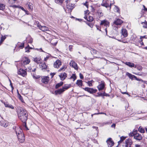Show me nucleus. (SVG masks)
Wrapping results in <instances>:
<instances>
[{"mask_svg": "<svg viewBox=\"0 0 147 147\" xmlns=\"http://www.w3.org/2000/svg\"><path fill=\"white\" fill-rule=\"evenodd\" d=\"M19 119L25 123L27 119L28 113L25 109L20 108L17 111Z\"/></svg>", "mask_w": 147, "mask_h": 147, "instance_id": "obj_1", "label": "nucleus"}, {"mask_svg": "<svg viewBox=\"0 0 147 147\" xmlns=\"http://www.w3.org/2000/svg\"><path fill=\"white\" fill-rule=\"evenodd\" d=\"M129 135L130 136H134V138L137 140L140 141L142 138L141 135L138 133L137 130H134L132 132L129 134Z\"/></svg>", "mask_w": 147, "mask_h": 147, "instance_id": "obj_2", "label": "nucleus"}, {"mask_svg": "<svg viewBox=\"0 0 147 147\" xmlns=\"http://www.w3.org/2000/svg\"><path fill=\"white\" fill-rule=\"evenodd\" d=\"M100 26L103 25L106 27L105 29V31L106 32V34L107 35V28L109 27L110 25V23L107 20H103L100 21Z\"/></svg>", "mask_w": 147, "mask_h": 147, "instance_id": "obj_3", "label": "nucleus"}, {"mask_svg": "<svg viewBox=\"0 0 147 147\" xmlns=\"http://www.w3.org/2000/svg\"><path fill=\"white\" fill-rule=\"evenodd\" d=\"M67 8L68 9L69 12H71L72 10L75 7V5L70 2V1L67 0L66 1Z\"/></svg>", "mask_w": 147, "mask_h": 147, "instance_id": "obj_4", "label": "nucleus"}, {"mask_svg": "<svg viewBox=\"0 0 147 147\" xmlns=\"http://www.w3.org/2000/svg\"><path fill=\"white\" fill-rule=\"evenodd\" d=\"M39 65L40 68L41 69L42 71H48V67L46 65L45 63H40Z\"/></svg>", "mask_w": 147, "mask_h": 147, "instance_id": "obj_5", "label": "nucleus"}, {"mask_svg": "<svg viewBox=\"0 0 147 147\" xmlns=\"http://www.w3.org/2000/svg\"><path fill=\"white\" fill-rule=\"evenodd\" d=\"M17 136L18 140L20 142L22 143L24 142L25 140V138L23 133L22 134H20L19 135H18Z\"/></svg>", "mask_w": 147, "mask_h": 147, "instance_id": "obj_6", "label": "nucleus"}, {"mask_svg": "<svg viewBox=\"0 0 147 147\" xmlns=\"http://www.w3.org/2000/svg\"><path fill=\"white\" fill-rule=\"evenodd\" d=\"M83 89L86 91L91 94L96 93L97 91V90L96 89H94L92 88H90L88 87H86Z\"/></svg>", "mask_w": 147, "mask_h": 147, "instance_id": "obj_7", "label": "nucleus"}, {"mask_svg": "<svg viewBox=\"0 0 147 147\" xmlns=\"http://www.w3.org/2000/svg\"><path fill=\"white\" fill-rule=\"evenodd\" d=\"M133 142L131 139H128L125 141V147H131V145L132 144Z\"/></svg>", "mask_w": 147, "mask_h": 147, "instance_id": "obj_8", "label": "nucleus"}, {"mask_svg": "<svg viewBox=\"0 0 147 147\" xmlns=\"http://www.w3.org/2000/svg\"><path fill=\"white\" fill-rule=\"evenodd\" d=\"M61 65V62L59 59L56 60L53 64L54 67L57 68H59Z\"/></svg>", "mask_w": 147, "mask_h": 147, "instance_id": "obj_9", "label": "nucleus"}, {"mask_svg": "<svg viewBox=\"0 0 147 147\" xmlns=\"http://www.w3.org/2000/svg\"><path fill=\"white\" fill-rule=\"evenodd\" d=\"M106 142L107 143L108 147H111L114 144V142L112 140L111 138H108Z\"/></svg>", "mask_w": 147, "mask_h": 147, "instance_id": "obj_10", "label": "nucleus"}, {"mask_svg": "<svg viewBox=\"0 0 147 147\" xmlns=\"http://www.w3.org/2000/svg\"><path fill=\"white\" fill-rule=\"evenodd\" d=\"M30 59L28 58L25 57L22 61V64L23 65H25L28 64L30 62Z\"/></svg>", "mask_w": 147, "mask_h": 147, "instance_id": "obj_11", "label": "nucleus"}, {"mask_svg": "<svg viewBox=\"0 0 147 147\" xmlns=\"http://www.w3.org/2000/svg\"><path fill=\"white\" fill-rule=\"evenodd\" d=\"M18 73V74L21 75L23 77H25L27 74L26 71L21 69H19Z\"/></svg>", "mask_w": 147, "mask_h": 147, "instance_id": "obj_12", "label": "nucleus"}, {"mask_svg": "<svg viewBox=\"0 0 147 147\" xmlns=\"http://www.w3.org/2000/svg\"><path fill=\"white\" fill-rule=\"evenodd\" d=\"M105 82L102 81L100 84L97 86V88L99 91L103 90L105 88Z\"/></svg>", "mask_w": 147, "mask_h": 147, "instance_id": "obj_13", "label": "nucleus"}, {"mask_svg": "<svg viewBox=\"0 0 147 147\" xmlns=\"http://www.w3.org/2000/svg\"><path fill=\"white\" fill-rule=\"evenodd\" d=\"M69 65L70 66L73 67L75 69L77 70L78 67L77 63L73 61H71L69 63Z\"/></svg>", "mask_w": 147, "mask_h": 147, "instance_id": "obj_14", "label": "nucleus"}, {"mask_svg": "<svg viewBox=\"0 0 147 147\" xmlns=\"http://www.w3.org/2000/svg\"><path fill=\"white\" fill-rule=\"evenodd\" d=\"M0 125L3 127H6L9 125V123L6 121H0Z\"/></svg>", "mask_w": 147, "mask_h": 147, "instance_id": "obj_15", "label": "nucleus"}, {"mask_svg": "<svg viewBox=\"0 0 147 147\" xmlns=\"http://www.w3.org/2000/svg\"><path fill=\"white\" fill-rule=\"evenodd\" d=\"M101 5L107 8H108L109 7V1L108 0H103Z\"/></svg>", "mask_w": 147, "mask_h": 147, "instance_id": "obj_16", "label": "nucleus"}, {"mask_svg": "<svg viewBox=\"0 0 147 147\" xmlns=\"http://www.w3.org/2000/svg\"><path fill=\"white\" fill-rule=\"evenodd\" d=\"M49 80V78L48 76L43 77L42 78V82L44 83L47 84Z\"/></svg>", "mask_w": 147, "mask_h": 147, "instance_id": "obj_17", "label": "nucleus"}, {"mask_svg": "<svg viewBox=\"0 0 147 147\" xmlns=\"http://www.w3.org/2000/svg\"><path fill=\"white\" fill-rule=\"evenodd\" d=\"M61 80H63L67 77V74L65 73H63L59 75Z\"/></svg>", "mask_w": 147, "mask_h": 147, "instance_id": "obj_18", "label": "nucleus"}, {"mask_svg": "<svg viewBox=\"0 0 147 147\" xmlns=\"http://www.w3.org/2000/svg\"><path fill=\"white\" fill-rule=\"evenodd\" d=\"M64 91V90L62 88L55 91V94L57 95V94H61L63 93Z\"/></svg>", "mask_w": 147, "mask_h": 147, "instance_id": "obj_19", "label": "nucleus"}, {"mask_svg": "<svg viewBox=\"0 0 147 147\" xmlns=\"http://www.w3.org/2000/svg\"><path fill=\"white\" fill-rule=\"evenodd\" d=\"M123 23V21L121 19H118L115 20L114 24L117 25H120Z\"/></svg>", "mask_w": 147, "mask_h": 147, "instance_id": "obj_20", "label": "nucleus"}, {"mask_svg": "<svg viewBox=\"0 0 147 147\" xmlns=\"http://www.w3.org/2000/svg\"><path fill=\"white\" fill-rule=\"evenodd\" d=\"M122 34L124 37H126L127 36L128 34L127 30L125 29H123L121 30Z\"/></svg>", "mask_w": 147, "mask_h": 147, "instance_id": "obj_21", "label": "nucleus"}, {"mask_svg": "<svg viewBox=\"0 0 147 147\" xmlns=\"http://www.w3.org/2000/svg\"><path fill=\"white\" fill-rule=\"evenodd\" d=\"M4 104L6 107H7L12 109H14V107L11 104H9L7 102H4Z\"/></svg>", "mask_w": 147, "mask_h": 147, "instance_id": "obj_22", "label": "nucleus"}, {"mask_svg": "<svg viewBox=\"0 0 147 147\" xmlns=\"http://www.w3.org/2000/svg\"><path fill=\"white\" fill-rule=\"evenodd\" d=\"M124 63L130 67H134L135 66L134 64L133 63L129 62H126Z\"/></svg>", "mask_w": 147, "mask_h": 147, "instance_id": "obj_23", "label": "nucleus"}, {"mask_svg": "<svg viewBox=\"0 0 147 147\" xmlns=\"http://www.w3.org/2000/svg\"><path fill=\"white\" fill-rule=\"evenodd\" d=\"M16 131L17 136L19 135L20 134L23 133L22 130L20 128H17L16 129Z\"/></svg>", "mask_w": 147, "mask_h": 147, "instance_id": "obj_24", "label": "nucleus"}, {"mask_svg": "<svg viewBox=\"0 0 147 147\" xmlns=\"http://www.w3.org/2000/svg\"><path fill=\"white\" fill-rule=\"evenodd\" d=\"M84 18L87 21L89 22H92L93 20V18L92 16H89L88 18L87 16H85L84 17Z\"/></svg>", "mask_w": 147, "mask_h": 147, "instance_id": "obj_25", "label": "nucleus"}, {"mask_svg": "<svg viewBox=\"0 0 147 147\" xmlns=\"http://www.w3.org/2000/svg\"><path fill=\"white\" fill-rule=\"evenodd\" d=\"M41 59L40 57H37L34 59V61L38 64L40 63Z\"/></svg>", "mask_w": 147, "mask_h": 147, "instance_id": "obj_26", "label": "nucleus"}, {"mask_svg": "<svg viewBox=\"0 0 147 147\" xmlns=\"http://www.w3.org/2000/svg\"><path fill=\"white\" fill-rule=\"evenodd\" d=\"M70 86L71 85L70 84H66L64 85L63 86V87L62 88L64 90V91H65L69 88Z\"/></svg>", "mask_w": 147, "mask_h": 147, "instance_id": "obj_27", "label": "nucleus"}, {"mask_svg": "<svg viewBox=\"0 0 147 147\" xmlns=\"http://www.w3.org/2000/svg\"><path fill=\"white\" fill-rule=\"evenodd\" d=\"M27 5H28L29 9L32 11L33 9L32 4L28 2L27 3Z\"/></svg>", "mask_w": 147, "mask_h": 147, "instance_id": "obj_28", "label": "nucleus"}, {"mask_svg": "<svg viewBox=\"0 0 147 147\" xmlns=\"http://www.w3.org/2000/svg\"><path fill=\"white\" fill-rule=\"evenodd\" d=\"M40 30L43 31L45 32L48 30L49 29L48 27L45 26H42Z\"/></svg>", "mask_w": 147, "mask_h": 147, "instance_id": "obj_29", "label": "nucleus"}, {"mask_svg": "<svg viewBox=\"0 0 147 147\" xmlns=\"http://www.w3.org/2000/svg\"><path fill=\"white\" fill-rule=\"evenodd\" d=\"M138 131L142 133H145V130L142 127H141V126H140L138 129Z\"/></svg>", "mask_w": 147, "mask_h": 147, "instance_id": "obj_30", "label": "nucleus"}, {"mask_svg": "<svg viewBox=\"0 0 147 147\" xmlns=\"http://www.w3.org/2000/svg\"><path fill=\"white\" fill-rule=\"evenodd\" d=\"M126 75L129 78L131 79H132L133 78H134V76H135L133 75L128 72L126 73Z\"/></svg>", "mask_w": 147, "mask_h": 147, "instance_id": "obj_31", "label": "nucleus"}, {"mask_svg": "<svg viewBox=\"0 0 147 147\" xmlns=\"http://www.w3.org/2000/svg\"><path fill=\"white\" fill-rule=\"evenodd\" d=\"M82 80H78L76 82V84L79 86H81L82 85Z\"/></svg>", "mask_w": 147, "mask_h": 147, "instance_id": "obj_32", "label": "nucleus"}, {"mask_svg": "<svg viewBox=\"0 0 147 147\" xmlns=\"http://www.w3.org/2000/svg\"><path fill=\"white\" fill-rule=\"evenodd\" d=\"M134 67L136 68L139 71H141L142 69V66L138 65H135Z\"/></svg>", "mask_w": 147, "mask_h": 147, "instance_id": "obj_33", "label": "nucleus"}, {"mask_svg": "<svg viewBox=\"0 0 147 147\" xmlns=\"http://www.w3.org/2000/svg\"><path fill=\"white\" fill-rule=\"evenodd\" d=\"M63 82H61L60 83L56 84L55 88L56 89H57L59 87H60L63 85Z\"/></svg>", "mask_w": 147, "mask_h": 147, "instance_id": "obj_34", "label": "nucleus"}, {"mask_svg": "<svg viewBox=\"0 0 147 147\" xmlns=\"http://www.w3.org/2000/svg\"><path fill=\"white\" fill-rule=\"evenodd\" d=\"M6 38L5 36H3L1 35V39L0 41V45H1L2 43L3 42L5 39Z\"/></svg>", "mask_w": 147, "mask_h": 147, "instance_id": "obj_35", "label": "nucleus"}, {"mask_svg": "<svg viewBox=\"0 0 147 147\" xmlns=\"http://www.w3.org/2000/svg\"><path fill=\"white\" fill-rule=\"evenodd\" d=\"M141 24L143 25V27L144 28H147V22L146 20H145L144 22H142Z\"/></svg>", "mask_w": 147, "mask_h": 147, "instance_id": "obj_36", "label": "nucleus"}, {"mask_svg": "<svg viewBox=\"0 0 147 147\" xmlns=\"http://www.w3.org/2000/svg\"><path fill=\"white\" fill-rule=\"evenodd\" d=\"M63 1V0H55V1L56 3L59 4H62Z\"/></svg>", "mask_w": 147, "mask_h": 147, "instance_id": "obj_37", "label": "nucleus"}, {"mask_svg": "<svg viewBox=\"0 0 147 147\" xmlns=\"http://www.w3.org/2000/svg\"><path fill=\"white\" fill-rule=\"evenodd\" d=\"M76 77L75 74H73L71 76V77L69 78V79H73V81H74V80L76 79Z\"/></svg>", "mask_w": 147, "mask_h": 147, "instance_id": "obj_38", "label": "nucleus"}, {"mask_svg": "<svg viewBox=\"0 0 147 147\" xmlns=\"http://www.w3.org/2000/svg\"><path fill=\"white\" fill-rule=\"evenodd\" d=\"M126 138V137H125L123 136L120 137V140L118 142V144L121 143Z\"/></svg>", "mask_w": 147, "mask_h": 147, "instance_id": "obj_39", "label": "nucleus"}, {"mask_svg": "<svg viewBox=\"0 0 147 147\" xmlns=\"http://www.w3.org/2000/svg\"><path fill=\"white\" fill-rule=\"evenodd\" d=\"M31 49V48L29 46V45L28 46L25 48V52L27 53L29 52V49Z\"/></svg>", "mask_w": 147, "mask_h": 147, "instance_id": "obj_40", "label": "nucleus"}, {"mask_svg": "<svg viewBox=\"0 0 147 147\" xmlns=\"http://www.w3.org/2000/svg\"><path fill=\"white\" fill-rule=\"evenodd\" d=\"M20 45H19V44H18V45L19 46V47L21 49H23L24 47V42H22V43H20Z\"/></svg>", "mask_w": 147, "mask_h": 147, "instance_id": "obj_41", "label": "nucleus"}, {"mask_svg": "<svg viewBox=\"0 0 147 147\" xmlns=\"http://www.w3.org/2000/svg\"><path fill=\"white\" fill-rule=\"evenodd\" d=\"M5 5L2 4L0 3V9L3 10L5 9Z\"/></svg>", "mask_w": 147, "mask_h": 147, "instance_id": "obj_42", "label": "nucleus"}, {"mask_svg": "<svg viewBox=\"0 0 147 147\" xmlns=\"http://www.w3.org/2000/svg\"><path fill=\"white\" fill-rule=\"evenodd\" d=\"M97 13H98V15H99L100 16H103V14L102 13L101 11L100 10H98L97 11Z\"/></svg>", "mask_w": 147, "mask_h": 147, "instance_id": "obj_43", "label": "nucleus"}, {"mask_svg": "<svg viewBox=\"0 0 147 147\" xmlns=\"http://www.w3.org/2000/svg\"><path fill=\"white\" fill-rule=\"evenodd\" d=\"M66 68V67L65 66H63L62 67L60 68L59 70V71H64L65 70V69Z\"/></svg>", "mask_w": 147, "mask_h": 147, "instance_id": "obj_44", "label": "nucleus"}, {"mask_svg": "<svg viewBox=\"0 0 147 147\" xmlns=\"http://www.w3.org/2000/svg\"><path fill=\"white\" fill-rule=\"evenodd\" d=\"M16 0H9V2L10 4H13L15 3Z\"/></svg>", "mask_w": 147, "mask_h": 147, "instance_id": "obj_45", "label": "nucleus"}, {"mask_svg": "<svg viewBox=\"0 0 147 147\" xmlns=\"http://www.w3.org/2000/svg\"><path fill=\"white\" fill-rule=\"evenodd\" d=\"M92 81H89L87 82V84H88V86H92Z\"/></svg>", "mask_w": 147, "mask_h": 147, "instance_id": "obj_46", "label": "nucleus"}, {"mask_svg": "<svg viewBox=\"0 0 147 147\" xmlns=\"http://www.w3.org/2000/svg\"><path fill=\"white\" fill-rule=\"evenodd\" d=\"M134 78H135V79L138 81H142V82H143V81L141 79H139V78H137V77L136 76H134Z\"/></svg>", "mask_w": 147, "mask_h": 147, "instance_id": "obj_47", "label": "nucleus"}, {"mask_svg": "<svg viewBox=\"0 0 147 147\" xmlns=\"http://www.w3.org/2000/svg\"><path fill=\"white\" fill-rule=\"evenodd\" d=\"M53 41H54V40H52L51 41V44H53L55 46V45H57V41H56L55 43H53Z\"/></svg>", "mask_w": 147, "mask_h": 147, "instance_id": "obj_48", "label": "nucleus"}, {"mask_svg": "<svg viewBox=\"0 0 147 147\" xmlns=\"http://www.w3.org/2000/svg\"><path fill=\"white\" fill-rule=\"evenodd\" d=\"M26 69L28 71H31V68L30 67L26 68Z\"/></svg>", "mask_w": 147, "mask_h": 147, "instance_id": "obj_49", "label": "nucleus"}, {"mask_svg": "<svg viewBox=\"0 0 147 147\" xmlns=\"http://www.w3.org/2000/svg\"><path fill=\"white\" fill-rule=\"evenodd\" d=\"M115 9L116 11L117 12H119V8L118 7L115 6Z\"/></svg>", "mask_w": 147, "mask_h": 147, "instance_id": "obj_50", "label": "nucleus"}, {"mask_svg": "<svg viewBox=\"0 0 147 147\" xmlns=\"http://www.w3.org/2000/svg\"><path fill=\"white\" fill-rule=\"evenodd\" d=\"M89 13V12L88 10H86L84 11V14H85V16H87V15H88Z\"/></svg>", "mask_w": 147, "mask_h": 147, "instance_id": "obj_51", "label": "nucleus"}, {"mask_svg": "<svg viewBox=\"0 0 147 147\" xmlns=\"http://www.w3.org/2000/svg\"><path fill=\"white\" fill-rule=\"evenodd\" d=\"M37 26L40 29L41 27L42 26H41L39 23L37 24Z\"/></svg>", "mask_w": 147, "mask_h": 147, "instance_id": "obj_52", "label": "nucleus"}, {"mask_svg": "<svg viewBox=\"0 0 147 147\" xmlns=\"http://www.w3.org/2000/svg\"><path fill=\"white\" fill-rule=\"evenodd\" d=\"M73 46L72 45H69V49L70 51H72Z\"/></svg>", "mask_w": 147, "mask_h": 147, "instance_id": "obj_53", "label": "nucleus"}, {"mask_svg": "<svg viewBox=\"0 0 147 147\" xmlns=\"http://www.w3.org/2000/svg\"><path fill=\"white\" fill-rule=\"evenodd\" d=\"M134 147H141V146L139 144H135Z\"/></svg>", "mask_w": 147, "mask_h": 147, "instance_id": "obj_54", "label": "nucleus"}, {"mask_svg": "<svg viewBox=\"0 0 147 147\" xmlns=\"http://www.w3.org/2000/svg\"><path fill=\"white\" fill-rule=\"evenodd\" d=\"M88 2L87 1H86L85 3H84V5L86 6V7H87V8H88V5L87 4Z\"/></svg>", "mask_w": 147, "mask_h": 147, "instance_id": "obj_55", "label": "nucleus"}, {"mask_svg": "<svg viewBox=\"0 0 147 147\" xmlns=\"http://www.w3.org/2000/svg\"><path fill=\"white\" fill-rule=\"evenodd\" d=\"M105 114L106 115V113H103V112L99 113H94V115H98V114Z\"/></svg>", "mask_w": 147, "mask_h": 147, "instance_id": "obj_56", "label": "nucleus"}, {"mask_svg": "<svg viewBox=\"0 0 147 147\" xmlns=\"http://www.w3.org/2000/svg\"><path fill=\"white\" fill-rule=\"evenodd\" d=\"M80 78L81 79H83V78H84L83 76V75L81 73L80 74Z\"/></svg>", "mask_w": 147, "mask_h": 147, "instance_id": "obj_57", "label": "nucleus"}, {"mask_svg": "<svg viewBox=\"0 0 147 147\" xmlns=\"http://www.w3.org/2000/svg\"><path fill=\"white\" fill-rule=\"evenodd\" d=\"M97 94H98V95L97 96H102V93H97Z\"/></svg>", "mask_w": 147, "mask_h": 147, "instance_id": "obj_58", "label": "nucleus"}, {"mask_svg": "<svg viewBox=\"0 0 147 147\" xmlns=\"http://www.w3.org/2000/svg\"><path fill=\"white\" fill-rule=\"evenodd\" d=\"M49 56H47L46 57H45L44 59V61H46L49 59Z\"/></svg>", "mask_w": 147, "mask_h": 147, "instance_id": "obj_59", "label": "nucleus"}, {"mask_svg": "<svg viewBox=\"0 0 147 147\" xmlns=\"http://www.w3.org/2000/svg\"><path fill=\"white\" fill-rule=\"evenodd\" d=\"M24 126H25L26 130H28L29 129L28 128V127L26 126V123L25 122L24 123Z\"/></svg>", "mask_w": 147, "mask_h": 147, "instance_id": "obj_60", "label": "nucleus"}, {"mask_svg": "<svg viewBox=\"0 0 147 147\" xmlns=\"http://www.w3.org/2000/svg\"><path fill=\"white\" fill-rule=\"evenodd\" d=\"M140 42L141 45H144V43L142 42V40H141L140 41Z\"/></svg>", "mask_w": 147, "mask_h": 147, "instance_id": "obj_61", "label": "nucleus"}, {"mask_svg": "<svg viewBox=\"0 0 147 147\" xmlns=\"http://www.w3.org/2000/svg\"><path fill=\"white\" fill-rule=\"evenodd\" d=\"M143 7L144 8L143 10L146 11H147V8H146L144 5H143Z\"/></svg>", "mask_w": 147, "mask_h": 147, "instance_id": "obj_62", "label": "nucleus"}, {"mask_svg": "<svg viewBox=\"0 0 147 147\" xmlns=\"http://www.w3.org/2000/svg\"><path fill=\"white\" fill-rule=\"evenodd\" d=\"M111 127H113L115 128V124H113L111 125Z\"/></svg>", "mask_w": 147, "mask_h": 147, "instance_id": "obj_63", "label": "nucleus"}, {"mask_svg": "<svg viewBox=\"0 0 147 147\" xmlns=\"http://www.w3.org/2000/svg\"><path fill=\"white\" fill-rule=\"evenodd\" d=\"M102 96H109V95H108V94H106L105 92H104V93H102Z\"/></svg>", "mask_w": 147, "mask_h": 147, "instance_id": "obj_64", "label": "nucleus"}]
</instances>
